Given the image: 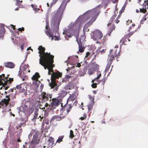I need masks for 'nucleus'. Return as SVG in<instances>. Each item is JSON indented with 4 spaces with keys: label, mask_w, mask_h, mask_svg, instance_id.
<instances>
[{
    "label": "nucleus",
    "mask_w": 148,
    "mask_h": 148,
    "mask_svg": "<svg viewBox=\"0 0 148 148\" xmlns=\"http://www.w3.org/2000/svg\"><path fill=\"white\" fill-rule=\"evenodd\" d=\"M66 5V4L63 2L54 15L52 20L51 25L53 32L56 33L58 30L59 25L61 20V18L63 13Z\"/></svg>",
    "instance_id": "f257e3e1"
},
{
    "label": "nucleus",
    "mask_w": 148,
    "mask_h": 148,
    "mask_svg": "<svg viewBox=\"0 0 148 148\" xmlns=\"http://www.w3.org/2000/svg\"><path fill=\"white\" fill-rule=\"evenodd\" d=\"M42 59H39V63L44 67L45 69H49L50 68L52 69L54 66V65L53 64L54 62L53 59L54 57Z\"/></svg>",
    "instance_id": "f03ea898"
},
{
    "label": "nucleus",
    "mask_w": 148,
    "mask_h": 148,
    "mask_svg": "<svg viewBox=\"0 0 148 148\" xmlns=\"http://www.w3.org/2000/svg\"><path fill=\"white\" fill-rule=\"evenodd\" d=\"M62 76V73H54L51 76V82L49 83V85L51 87V88L55 89L53 90L54 92L57 91L58 89V86L56 83L55 80L56 79H58Z\"/></svg>",
    "instance_id": "7ed1b4c3"
},
{
    "label": "nucleus",
    "mask_w": 148,
    "mask_h": 148,
    "mask_svg": "<svg viewBox=\"0 0 148 148\" xmlns=\"http://www.w3.org/2000/svg\"><path fill=\"white\" fill-rule=\"evenodd\" d=\"M38 49L39 51L38 53L40 54L39 56L40 57V58H41L42 59L52 57V56L54 57V56L51 55L50 53H45V48L42 46H40Z\"/></svg>",
    "instance_id": "20e7f679"
},
{
    "label": "nucleus",
    "mask_w": 148,
    "mask_h": 148,
    "mask_svg": "<svg viewBox=\"0 0 148 148\" xmlns=\"http://www.w3.org/2000/svg\"><path fill=\"white\" fill-rule=\"evenodd\" d=\"M4 74H2L0 75V85H6L8 82L9 84H11L13 81V78H9L8 79V77H5Z\"/></svg>",
    "instance_id": "39448f33"
},
{
    "label": "nucleus",
    "mask_w": 148,
    "mask_h": 148,
    "mask_svg": "<svg viewBox=\"0 0 148 148\" xmlns=\"http://www.w3.org/2000/svg\"><path fill=\"white\" fill-rule=\"evenodd\" d=\"M52 102L50 103L51 107L55 108L58 106L60 103L62 102V99L60 96H58L56 98H51Z\"/></svg>",
    "instance_id": "423d86ee"
},
{
    "label": "nucleus",
    "mask_w": 148,
    "mask_h": 148,
    "mask_svg": "<svg viewBox=\"0 0 148 148\" xmlns=\"http://www.w3.org/2000/svg\"><path fill=\"white\" fill-rule=\"evenodd\" d=\"M52 95V94L47 93L44 92H42L40 96V99H41L43 101H46L49 100V98H50L49 101H51Z\"/></svg>",
    "instance_id": "0eeeda50"
},
{
    "label": "nucleus",
    "mask_w": 148,
    "mask_h": 148,
    "mask_svg": "<svg viewBox=\"0 0 148 148\" xmlns=\"http://www.w3.org/2000/svg\"><path fill=\"white\" fill-rule=\"evenodd\" d=\"M68 99H67L66 104L64 106H63V103H61L62 110H63V111L65 110L66 111V112L65 113V115H67L70 112L73 107L71 104H68Z\"/></svg>",
    "instance_id": "6e6552de"
},
{
    "label": "nucleus",
    "mask_w": 148,
    "mask_h": 148,
    "mask_svg": "<svg viewBox=\"0 0 148 148\" xmlns=\"http://www.w3.org/2000/svg\"><path fill=\"white\" fill-rule=\"evenodd\" d=\"M16 88L19 90L21 92H23L25 95H27V88L26 85L24 83L17 85L16 86Z\"/></svg>",
    "instance_id": "1a4fd4ad"
},
{
    "label": "nucleus",
    "mask_w": 148,
    "mask_h": 148,
    "mask_svg": "<svg viewBox=\"0 0 148 148\" xmlns=\"http://www.w3.org/2000/svg\"><path fill=\"white\" fill-rule=\"evenodd\" d=\"M10 95H6L5 96L6 98L4 99L0 102V108H1V106H3L4 105L6 107L8 104L10 100Z\"/></svg>",
    "instance_id": "9d476101"
},
{
    "label": "nucleus",
    "mask_w": 148,
    "mask_h": 148,
    "mask_svg": "<svg viewBox=\"0 0 148 148\" xmlns=\"http://www.w3.org/2000/svg\"><path fill=\"white\" fill-rule=\"evenodd\" d=\"M45 33L47 36H48L49 38L51 37V40H52L54 37L55 40H60V38L59 36H54V35L53 32L51 33L50 31L48 30H45Z\"/></svg>",
    "instance_id": "9b49d317"
},
{
    "label": "nucleus",
    "mask_w": 148,
    "mask_h": 148,
    "mask_svg": "<svg viewBox=\"0 0 148 148\" xmlns=\"http://www.w3.org/2000/svg\"><path fill=\"white\" fill-rule=\"evenodd\" d=\"M77 41L79 46V52L81 53L83 52L85 48L84 45H82L81 40L80 39H77Z\"/></svg>",
    "instance_id": "f8f14e48"
},
{
    "label": "nucleus",
    "mask_w": 148,
    "mask_h": 148,
    "mask_svg": "<svg viewBox=\"0 0 148 148\" xmlns=\"http://www.w3.org/2000/svg\"><path fill=\"white\" fill-rule=\"evenodd\" d=\"M93 35L95 37L98 39H101L103 36L101 32L98 30H96L94 31Z\"/></svg>",
    "instance_id": "ddd939ff"
},
{
    "label": "nucleus",
    "mask_w": 148,
    "mask_h": 148,
    "mask_svg": "<svg viewBox=\"0 0 148 148\" xmlns=\"http://www.w3.org/2000/svg\"><path fill=\"white\" fill-rule=\"evenodd\" d=\"M54 142V139L52 137H49L47 141V148H51Z\"/></svg>",
    "instance_id": "4468645a"
},
{
    "label": "nucleus",
    "mask_w": 148,
    "mask_h": 148,
    "mask_svg": "<svg viewBox=\"0 0 148 148\" xmlns=\"http://www.w3.org/2000/svg\"><path fill=\"white\" fill-rule=\"evenodd\" d=\"M40 140L38 136L35 135L33 136V137L31 142V144L34 145L39 143Z\"/></svg>",
    "instance_id": "2eb2a0df"
},
{
    "label": "nucleus",
    "mask_w": 148,
    "mask_h": 148,
    "mask_svg": "<svg viewBox=\"0 0 148 148\" xmlns=\"http://www.w3.org/2000/svg\"><path fill=\"white\" fill-rule=\"evenodd\" d=\"M4 66L7 68L12 69L14 67L15 64L12 62H8L4 63Z\"/></svg>",
    "instance_id": "dca6fc26"
},
{
    "label": "nucleus",
    "mask_w": 148,
    "mask_h": 148,
    "mask_svg": "<svg viewBox=\"0 0 148 148\" xmlns=\"http://www.w3.org/2000/svg\"><path fill=\"white\" fill-rule=\"evenodd\" d=\"M40 76L39 73L36 72L32 77V79L33 81L35 80L36 82L38 81V79L40 78Z\"/></svg>",
    "instance_id": "f3484780"
},
{
    "label": "nucleus",
    "mask_w": 148,
    "mask_h": 148,
    "mask_svg": "<svg viewBox=\"0 0 148 148\" xmlns=\"http://www.w3.org/2000/svg\"><path fill=\"white\" fill-rule=\"evenodd\" d=\"M5 30L3 25L0 26V38L3 37L5 33Z\"/></svg>",
    "instance_id": "a211bd4d"
},
{
    "label": "nucleus",
    "mask_w": 148,
    "mask_h": 148,
    "mask_svg": "<svg viewBox=\"0 0 148 148\" xmlns=\"http://www.w3.org/2000/svg\"><path fill=\"white\" fill-rule=\"evenodd\" d=\"M125 35L120 40L121 42L122 45H126V42L128 40V37Z\"/></svg>",
    "instance_id": "6ab92c4d"
},
{
    "label": "nucleus",
    "mask_w": 148,
    "mask_h": 148,
    "mask_svg": "<svg viewBox=\"0 0 148 148\" xmlns=\"http://www.w3.org/2000/svg\"><path fill=\"white\" fill-rule=\"evenodd\" d=\"M97 18L96 17L94 16L92 17L89 21L87 22L86 24V26H89L92 24L94 22Z\"/></svg>",
    "instance_id": "aec40b11"
},
{
    "label": "nucleus",
    "mask_w": 148,
    "mask_h": 148,
    "mask_svg": "<svg viewBox=\"0 0 148 148\" xmlns=\"http://www.w3.org/2000/svg\"><path fill=\"white\" fill-rule=\"evenodd\" d=\"M108 56L109 60L108 63L112 64L113 60L115 59L114 58V56L113 54H111L109 55Z\"/></svg>",
    "instance_id": "412c9836"
},
{
    "label": "nucleus",
    "mask_w": 148,
    "mask_h": 148,
    "mask_svg": "<svg viewBox=\"0 0 148 148\" xmlns=\"http://www.w3.org/2000/svg\"><path fill=\"white\" fill-rule=\"evenodd\" d=\"M135 24H132V26L130 27L129 29H128V31L130 32V31H132L133 32H136L137 29V28L135 27Z\"/></svg>",
    "instance_id": "4be33fe9"
},
{
    "label": "nucleus",
    "mask_w": 148,
    "mask_h": 148,
    "mask_svg": "<svg viewBox=\"0 0 148 148\" xmlns=\"http://www.w3.org/2000/svg\"><path fill=\"white\" fill-rule=\"evenodd\" d=\"M34 115L33 118L32 120L33 121L35 122L38 115V110H36L34 112Z\"/></svg>",
    "instance_id": "5701e85b"
},
{
    "label": "nucleus",
    "mask_w": 148,
    "mask_h": 148,
    "mask_svg": "<svg viewBox=\"0 0 148 148\" xmlns=\"http://www.w3.org/2000/svg\"><path fill=\"white\" fill-rule=\"evenodd\" d=\"M73 84L70 82L65 87V89L66 90H71L73 88Z\"/></svg>",
    "instance_id": "b1692460"
},
{
    "label": "nucleus",
    "mask_w": 148,
    "mask_h": 148,
    "mask_svg": "<svg viewBox=\"0 0 148 148\" xmlns=\"http://www.w3.org/2000/svg\"><path fill=\"white\" fill-rule=\"evenodd\" d=\"M148 14H146L143 17L142 19L141 20L140 22V24H143V22L146 20L147 18H148Z\"/></svg>",
    "instance_id": "393cba45"
},
{
    "label": "nucleus",
    "mask_w": 148,
    "mask_h": 148,
    "mask_svg": "<svg viewBox=\"0 0 148 148\" xmlns=\"http://www.w3.org/2000/svg\"><path fill=\"white\" fill-rule=\"evenodd\" d=\"M116 17V16L115 15H114L112 16L111 18L110 19V21H109V22H110V23H109L107 25L108 27H109V25H110L111 23L113 21Z\"/></svg>",
    "instance_id": "a878e982"
},
{
    "label": "nucleus",
    "mask_w": 148,
    "mask_h": 148,
    "mask_svg": "<svg viewBox=\"0 0 148 148\" xmlns=\"http://www.w3.org/2000/svg\"><path fill=\"white\" fill-rule=\"evenodd\" d=\"M130 33H129L128 34H127L125 35L127 36V37H128V41L130 42V40L129 39V38L130 37L132 36L135 32H133L132 31H130Z\"/></svg>",
    "instance_id": "bb28decb"
},
{
    "label": "nucleus",
    "mask_w": 148,
    "mask_h": 148,
    "mask_svg": "<svg viewBox=\"0 0 148 148\" xmlns=\"http://www.w3.org/2000/svg\"><path fill=\"white\" fill-rule=\"evenodd\" d=\"M64 137V136H59L57 140L56 143H60V142L62 141V139Z\"/></svg>",
    "instance_id": "cd10ccee"
},
{
    "label": "nucleus",
    "mask_w": 148,
    "mask_h": 148,
    "mask_svg": "<svg viewBox=\"0 0 148 148\" xmlns=\"http://www.w3.org/2000/svg\"><path fill=\"white\" fill-rule=\"evenodd\" d=\"M27 105H25L23 106L22 111L24 113H26L27 112Z\"/></svg>",
    "instance_id": "c85d7f7f"
},
{
    "label": "nucleus",
    "mask_w": 148,
    "mask_h": 148,
    "mask_svg": "<svg viewBox=\"0 0 148 148\" xmlns=\"http://www.w3.org/2000/svg\"><path fill=\"white\" fill-rule=\"evenodd\" d=\"M111 64H110L109 63H108L107 64V65L106 67V69H105V72H107L110 69V65H111Z\"/></svg>",
    "instance_id": "c756f323"
},
{
    "label": "nucleus",
    "mask_w": 148,
    "mask_h": 148,
    "mask_svg": "<svg viewBox=\"0 0 148 148\" xmlns=\"http://www.w3.org/2000/svg\"><path fill=\"white\" fill-rule=\"evenodd\" d=\"M87 118V114L86 113L84 114L83 116L81 117L79 119L82 121L85 120Z\"/></svg>",
    "instance_id": "7c9ffc66"
},
{
    "label": "nucleus",
    "mask_w": 148,
    "mask_h": 148,
    "mask_svg": "<svg viewBox=\"0 0 148 148\" xmlns=\"http://www.w3.org/2000/svg\"><path fill=\"white\" fill-rule=\"evenodd\" d=\"M61 119V117L59 116H53L51 119V120L54 121L56 119Z\"/></svg>",
    "instance_id": "2f4dec72"
},
{
    "label": "nucleus",
    "mask_w": 148,
    "mask_h": 148,
    "mask_svg": "<svg viewBox=\"0 0 148 148\" xmlns=\"http://www.w3.org/2000/svg\"><path fill=\"white\" fill-rule=\"evenodd\" d=\"M75 96L73 95H72L69 97V98L68 99L69 100H71V101H73L75 99Z\"/></svg>",
    "instance_id": "473e14b6"
},
{
    "label": "nucleus",
    "mask_w": 148,
    "mask_h": 148,
    "mask_svg": "<svg viewBox=\"0 0 148 148\" xmlns=\"http://www.w3.org/2000/svg\"><path fill=\"white\" fill-rule=\"evenodd\" d=\"M31 6L33 8V10L34 11H37L40 10L39 8L35 7L34 5L33 4H32Z\"/></svg>",
    "instance_id": "72a5a7b5"
},
{
    "label": "nucleus",
    "mask_w": 148,
    "mask_h": 148,
    "mask_svg": "<svg viewBox=\"0 0 148 148\" xmlns=\"http://www.w3.org/2000/svg\"><path fill=\"white\" fill-rule=\"evenodd\" d=\"M140 12L143 13H145L147 12L146 8L145 7V8H140Z\"/></svg>",
    "instance_id": "f704fd0d"
},
{
    "label": "nucleus",
    "mask_w": 148,
    "mask_h": 148,
    "mask_svg": "<svg viewBox=\"0 0 148 148\" xmlns=\"http://www.w3.org/2000/svg\"><path fill=\"white\" fill-rule=\"evenodd\" d=\"M74 136L73 134V132L72 130H71L70 131V134L69 137L71 138H73Z\"/></svg>",
    "instance_id": "c9c22d12"
},
{
    "label": "nucleus",
    "mask_w": 148,
    "mask_h": 148,
    "mask_svg": "<svg viewBox=\"0 0 148 148\" xmlns=\"http://www.w3.org/2000/svg\"><path fill=\"white\" fill-rule=\"evenodd\" d=\"M88 26H86V24H85L83 30L84 31H85L86 32H88L89 31V29L88 28Z\"/></svg>",
    "instance_id": "e433bc0d"
},
{
    "label": "nucleus",
    "mask_w": 148,
    "mask_h": 148,
    "mask_svg": "<svg viewBox=\"0 0 148 148\" xmlns=\"http://www.w3.org/2000/svg\"><path fill=\"white\" fill-rule=\"evenodd\" d=\"M93 106L92 104H89L88 105V111H90L91 110L92 108H93Z\"/></svg>",
    "instance_id": "4c0bfd02"
},
{
    "label": "nucleus",
    "mask_w": 148,
    "mask_h": 148,
    "mask_svg": "<svg viewBox=\"0 0 148 148\" xmlns=\"http://www.w3.org/2000/svg\"><path fill=\"white\" fill-rule=\"evenodd\" d=\"M106 79H106V77H105L103 78V79L101 80V81L102 82V85H104L105 83L106 82Z\"/></svg>",
    "instance_id": "58836bf2"
},
{
    "label": "nucleus",
    "mask_w": 148,
    "mask_h": 148,
    "mask_svg": "<svg viewBox=\"0 0 148 148\" xmlns=\"http://www.w3.org/2000/svg\"><path fill=\"white\" fill-rule=\"evenodd\" d=\"M3 85V86L1 87V88H0L1 89H4L5 90H6L9 87L8 86H7V87H5L4 86V85Z\"/></svg>",
    "instance_id": "ea45409f"
},
{
    "label": "nucleus",
    "mask_w": 148,
    "mask_h": 148,
    "mask_svg": "<svg viewBox=\"0 0 148 148\" xmlns=\"http://www.w3.org/2000/svg\"><path fill=\"white\" fill-rule=\"evenodd\" d=\"M91 86L92 88H96L97 87V84L96 83H93Z\"/></svg>",
    "instance_id": "a19ab883"
},
{
    "label": "nucleus",
    "mask_w": 148,
    "mask_h": 148,
    "mask_svg": "<svg viewBox=\"0 0 148 148\" xmlns=\"http://www.w3.org/2000/svg\"><path fill=\"white\" fill-rule=\"evenodd\" d=\"M39 108L40 109L43 110V111H46V110H45V107L44 106H42V105H40L39 107Z\"/></svg>",
    "instance_id": "79ce46f5"
},
{
    "label": "nucleus",
    "mask_w": 148,
    "mask_h": 148,
    "mask_svg": "<svg viewBox=\"0 0 148 148\" xmlns=\"http://www.w3.org/2000/svg\"><path fill=\"white\" fill-rule=\"evenodd\" d=\"M114 56V57L115 56V57L116 58V60L117 61L118 60H117V59L118 58V57L120 56L119 52H118V53H116V54H115Z\"/></svg>",
    "instance_id": "37998d69"
},
{
    "label": "nucleus",
    "mask_w": 148,
    "mask_h": 148,
    "mask_svg": "<svg viewBox=\"0 0 148 148\" xmlns=\"http://www.w3.org/2000/svg\"><path fill=\"white\" fill-rule=\"evenodd\" d=\"M63 34H65L67 36L68 38L71 37L72 36H73L72 35H67V34L66 33V32H63Z\"/></svg>",
    "instance_id": "c03bdc74"
},
{
    "label": "nucleus",
    "mask_w": 148,
    "mask_h": 148,
    "mask_svg": "<svg viewBox=\"0 0 148 148\" xmlns=\"http://www.w3.org/2000/svg\"><path fill=\"white\" fill-rule=\"evenodd\" d=\"M43 118V115H42V116H40L38 118V119H39V120L42 121V119Z\"/></svg>",
    "instance_id": "a18cd8bd"
},
{
    "label": "nucleus",
    "mask_w": 148,
    "mask_h": 148,
    "mask_svg": "<svg viewBox=\"0 0 148 148\" xmlns=\"http://www.w3.org/2000/svg\"><path fill=\"white\" fill-rule=\"evenodd\" d=\"M53 68H52V69L51 68H50V70H51V71H50V72L51 73V72H52V74H51V75L52 74H53V73H60V72H59L58 71V72H56V73H54V71H53Z\"/></svg>",
    "instance_id": "49530a36"
},
{
    "label": "nucleus",
    "mask_w": 148,
    "mask_h": 148,
    "mask_svg": "<svg viewBox=\"0 0 148 148\" xmlns=\"http://www.w3.org/2000/svg\"><path fill=\"white\" fill-rule=\"evenodd\" d=\"M18 29L19 31H21V32H22V31H23L24 30V28L23 27H22V28H18Z\"/></svg>",
    "instance_id": "de8ad7c7"
},
{
    "label": "nucleus",
    "mask_w": 148,
    "mask_h": 148,
    "mask_svg": "<svg viewBox=\"0 0 148 148\" xmlns=\"http://www.w3.org/2000/svg\"><path fill=\"white\" fill-rule=\"evenodd\" d=\"M16 5H18V4H19L20 2H22V1H20V0H16Z\"/></svg>",
    "instance_id": "09e8293b"
},
{
    "label": "nucleus",
    "mask_w": 148,
    "mask_h": 148,
    "mask_svg": "<svg viewBox=\"0 0 148 148\" xmlns=\"http://www.w3.org/2000/svg\"><path fill=\"white\" fill-rule=\"evenodd\" d=\"M132 22V21L131 20H128L127 21L126 24L127 25H128L129 24L131 23Z\"/></svg>",
    "instance_id": "8fccbe9b"
},
{
    "label": "nucleus",
    "mask_w": 148,
    "mask_h": 148,
    "mask_svg": "<svg viewBox=\"0 0 148 148\" xmlns=\"http://www.w3.org/2000/svg\"><path fill=\"white\" fill-rule=\"evenodd\" d=\"M49 25L47 23V25H46V27H45V29H46L47 30H48V31H49V30H47L49 29Z\"/></svg>",
    "instance_id": "3c124183"
},
{
    "label": "nucleus",
    "mask_w": 148,
    "mask_h": 148,
    "mask_svg": "<svg viewBox=\"0 0 148 148\" xmlns=\"http://www.w3.org/2000/svg\"><path fill=\"white\" fill-rule=\"evenodd\" d=\"M101 76V73H100L98 75V76L96 78H95V79H99L100 77Z\"/></svg>",
    "instance_id": "603ef678"
},
{
    "label": "nucleus",
    "mask_w": 148,
    "mask_h": 148,
    "mask_svg": "<svg viewBox=\"0 0 148 148\" xmlns=\"http://www.w3.org/2000/svg\"><path fill=\"white\" fill-rule=\"evenodd\" d=\"M90 52H86V55L85 56V58H87L88 57V56L90 55Z\"/></svg>",
    "instance_id": "864d4df0"
},
{
    "label": "nucleus",
    "mask_w": 148,
    "mask_h": 148,
    "mask_svg": "<svg viewBox=\"0 0 148 148\" xmlns=\"http://www.w3.org/2000/svg\"><path fill=\"white\" fill-rule=\"evenodd\" d=\"M48 106H49V107L51 106L49 104L47 103H46V104H45V106H44L45 107L47 108Z\"/></svg>",
    "instance_id": "5fc2aeb1"
},
{
    "label": "nucleus",
    "mask_w": 148,
    "mask_h": 148,
    "mask_svg": "<svg viewBox=\"0 0 148 148\" xmlns=\"http://www.w3.org/2000/svg\"><path fill=\"white\" fill-rule=\"evenodd\" d=\"M71 77V76L69 75H66V77L67 78V79H69Z\"/></svg>",
    "instance_id": "6e6d98bb"
},
{
    "label": "nucleus",
    "mask_w": 148,
    "mask_h": 148,
    "mask_svg": "<svg viewBox=\"0 0 148 148\" xmlns=\"http://www.w3.org/2000/svg\"><path fill=\"white\" fill-rule=\"evenodd\" d=\"M90 99L91 100V101L93 102L94 101V98L90 96Z\"/></svg>",
    "instance_id": "4d7b16f0"
},
{
    "label": "nucleus",
    "mask_w": 148,
    "mask_h": 148,
    "mask_svg": "<svg viewBox=\"0 0 148 148\" xmlns=\"http://www.w3.org/2000/svg\"><path fill=\"white\" fill-rule=\"evenodd\" d=\"M81 66V65L80 64V63H78L77 64V66H77L79 67H80Z\"/></svg>",
    "instance_id": "13d9d810"
},
{
    "label": "nucleus",
    "mask_w": 148,
    "mask_h": 148,
    "mask_svg": "<svg viewBox=\"0 0 148 148\" xmlns=\"http://www.w3.org/2000/svg\"><path fill=\"white\" fill-rule=\"evenodd\" d=\"M119 22V20L118 19H116V23H118Z\"/></svg>",
    "instance_id": "bf43d9fd"
},
{
    "label": "nucleus",
    "mask_w": 148,
    "mask_h": 148,
    "mask_svg": "<svg viewBox=\"0 0 148 148\" xmlns=\"http://www.w3.org/2000/svg\"><path fill=\"white\" fill-rule=\"evenodd\" d=\"M48 70H49L48 73V75H51V73L50 72L51 70H50V69H48Z\"/></svg>",
    "instance_id": "052dcab7"
},
{
    "label": "nucleus",
    "mask_w": 148,
    "mask_h": 148,
    "mask_svg": "<svg viewBox=\"0 0 148 148\" xmlns=\"http://www.w3.org/2000/svg\"><path fill=\"white\" fill-rule=\"evenodd\" d=\"M17 142H21V140L20 138H18L16 141Z\"/></svg>",
    "instance_id": "680f3d73"
},
{
    "label": "nucleus",
    "mask_w": 148,
    "mask_h": 148,
    "mask_svg": "<svg viewBox=\"0 0 148 148\" xmlns=\"http://www.w3.org/2000/svg\"><path fill=\"white\" fill-rule=\"evenodd\" d=\"M11 26H12V27H13V29L14 30H15V26H14V25H11Z\"/></svg>",
    "instance_id": "e2e57ef3"
},
{
    "label": "nucleus",
    "mask_w": 148,
    "mask_h": 148,
    "mask_svg": "<svg viewBox=\"0 0 148 148\" xmlns=\"http://www.w3.org/2000/svg\"><path fill=\"white\" fill-rule=\"evenodd\" d=\"M9 92H13V89H10V90H9Z\"/></svg>",
    "instance_id": "0e129e2a"
},
{
    "label": "nucleus",
    "mask_w": 148,
    "mask_h": 148,
    "mask_svg": "<svg viewBox=\"0 0 148 148\" xmlns=\"http://www.w3.org/2000/svg\"><path fill=\"white\" fill-rule=\"evenodd\" d=\"M77 102L75 101V102L74 103V104H75L76 105H77Z\"/></svg>",
    "instance_id": "69168bd1"
},
{
    "label": "nucleus",
    "mask_w": 148,
    "mask_h": 148,
    "mask_svg": "<svg viewBox=\"0 0 148 148\" xmlns=\"http://www.w3.org/2000/svg\"><path fill=\"white\" fill-rule=\"evenodd\" d=\"M115 26L114 25L112 27V30L113 29H115Z\"/></svg>",
    "instance_id": "338daca9"
},
{
    "label": "nucleus",
    "mask_w": 148,
    "mask_h": 148,
    "mask_svg": "<svg viewBox=\"0 0 148 148\" xmlns=\"http://www.w3.org/2000/svg\"><path fill=\"white\" fill-rule=\"evenodd\" d=\"M112 50H110V54H112Z\"/></svg>",
    "instance_id": "774afa93"
}]
</instances>
